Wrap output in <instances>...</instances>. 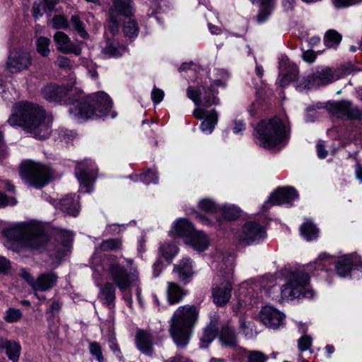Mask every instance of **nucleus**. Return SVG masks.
I'll use <instances>...</instances> for the list:
<instances>
[{
  "label": "nucleus",
  "mask_w": 362,
  "mask_h": 362,
  "mask_svg": "<svg viewBox=\"0 0 362 362\" xmlns=\"http://www.w3.org/2000/svg\"><path fill=\"white\" fill-rule=\"evenodd\" d=\"M119 239H107L96 247L91 257L93 276L97 282L107 279L115 283L123 293L138 278L136 267L133 265L132 259L123 257L106 256L102 258L103 251H117L122 248Z\"/></svg>",
  "instance_id": "f257e3e1"
},
{
  "label": "nucleus",
  "mask_w": 362,
  "mask_h": 362,
  "mask_svg": "<svg viewBox=\"0 0 362 362\" xmlns=\"http://www.w3.org/2000/svg\"><path fill=\"white\" fill-rule=\"evenodd\" d=\"M228 76V72H223V81L216 79L210 86H189L187 89L188 98L197 106L192 112L193 116L202 121L200 129L205 134H211L218 121V112L214 108L207 109V107L219 104V99L216 96L217 90H215L214 86H224V80Z\"/></svg>",
  "instance_id": "f03ea898"
},
{
  "label": "nucleus",
  "mask_w": 362,
  "mask_h": 362,
  "mask_svg": "<svg viewBox=\"0 0 362 362\" xmlns=\"http://www.w3.org/2000/svg\"><path fill=\"white\" fill-rule=\"evenodd\" d=\"M334 262V259L327 253H321L318 258L302 268L292 271L287 277L286 283L281 288V296L284 300L295 298L312 299L315 296L314 290L310 286V272L313 264L320 269H327Z\"/></svg>",
  "instance_id": "7ed1b4c3"
},
{
  "label": "nucleus",
  "mask_w": 362,
  "mask_h": 362,
  "mask_svg": "<svg viewBox=\"0 0 362 362\" xmlns=\"http://www.w3.org/2000/svg\"><path fill=\"white\" fill-rule=\"evenodd\" d=\"M8 122L12 127H22L40 139L49 135L50 119L47 117L44 109L37 104L25 101L15 104Z\"/></svg>",
  "instance_id": "20e7f679"
},
{
  "label": "nucleus",
  "mask_w": 362,
  "mask_h": 362,
  "mask_svg": "<svg viewBox=\"0 0 362 362\" xmlns=\"http://www.w3.org/2000/svg\"><path fill=\"white\" fill-rule=\"evenodd\" d=\"M112 101L105 92H98L85 98L78 96L71 104L70 115L76 120L95 119L110 116L115 118L117 114L112 111Z\"/></svg>",
  "instance_id": "39448f33"
},
{
  "label": "nucleus",
  "mask_w": 362,
  "mask_h": 362,
  "mask_svg": "<svg viewBox=\"0 0 362 362\" xmlns=\"http://www.w3.org/2000/svg\"><path fill=\"white\" fill-rule=\"evenodd\" d=\"M8 239L6 247L21 252L40 247L44 241L41 226L34 221L15 224L5 231Z\"/></svg>",
  "instance_id": "423d86ee"
},
{
  "label": "nucleus",
  "mask_w": 362,
  "mask_h": 362,
  "mask_svg": "<svg viewBox=\"0 0 362 362\" xmlns=\"http://www.w3.org/2000/svg\"><path fill=\"white\" fill-rule=\"evenodd\" d=\"M255 143L265 149L284 147L288 140V131L278 117L258 123L253 132Z\"/></svg>",
  "instance_id": "0eeeda50"
},
{
  "label": "nucleus",
  "mask_w": 362,
  "mask_h": 362,
  "mask_svg": "<svg viewBox=\"0 0 362 362\" xmlns=\"http://www.w3.org/2000/svg\"><path fill=\"white\" fill-rule=\"evenodd\" d=\"M199 311L194 305L180 306L170 320V333L175 345L185 348L188 344L198 318Z\"/></svg>",
  "instance_id": "6e6552de"
},
{
  "label": "nucleus",
  "mask_w": 362,
  "mask_h": 362,
  "mask_svg": "<svg viewBox=\"0 0 362 362\" xmlns=\"http://www.w3.org/2000/svg\"><path fill=\"white\" fill-rule=\"evenodd\" d=\"M20 175L28 185L35 187H42L50 181L52 173L47 165L28 160L21 164Z\"/></svg>",
  "instance_id": "1a4fd4ad"
},
{
  "label": "nucleus",
  "mask_w": 362,
  "mask_h": 362,
  "mask_svg": "<svg viewBox=\"0 0 362 362\" xmlns=\"http://www.w3.org/2000/svg\"><path fill=\"white\" fill-rule=\"evenodd\" d=\"M349 74L350 71L344 67H321L317 69L309 78L303 81L304 86L310 89L315 86H325Z\"/></svg>",
  "instance_id": "9d476101"
},
{
  "label": "nucleus",
  "mask_w": 362,
  "mask_h": 362,
  "mask_svg": "<svg viewBox=\"0 0 362 362\" xmlns=\"http://www.w3.org/2000/svg\"><path fill=\"white\" fill-rule=\"evenodd\" d=\"M264 227L253 221H246L234 235L235 240L242 245L259 244L265 239Z\"/></svg>",
  "instance_id": "9b49d317"
},
{
  "label": "nucleus",
  "mask_w": 362,
  "mask_h": 362,
  "mask_svg": "<svg viewBox=\"0 0 362 362\" xmlns=\"http://www.w3.org/2000/svg\"><path fill=\"white\" fill-rule=\"evenodd\" d=\"M21 276L28 282V284L35 291V296L39 299H45V297H40L37 295V291H47L54 287L58 281V276L53 272H44L40 274L36 279L25 269H22Z\"/></svg>",
  "instance_id": "f8f14e48"
},
{
  "label": "nucleus",
  "mask_w": 362,
  "mask_h": 362,
  "mask_svg": "<svg viewBox=\"0 0 362 362\" xmlns=\"http://www.w3.org/2000/svg\"><path fill=\"white\" fill-rule=\"evenodd\" d=\"M132 8L130 0H115L113 7L110 11V21L106 25V32L115 35L119 31V16L132 14Z\"/></svg>",
  "instance_id": "ddd939ff"
},
{
  "label": "nucleus",
  "mask_w": 362,
  "mask_h": 362,
  "mask_svg": "<svg viewBox=\"0 0 362 362\" xmlns=\"http://www.w3.org/2000/svg\"><path fill=\"white\" fill-rule=\"evenodd\" d=\"M32 62L33 59L28 51L24 49L15 50L9 53L6 68L11 73H20L28 69L32 64Z\"/></svg>",
  "instance_id": "4468645a"
},
{
  "label": "nucleus",
  "mask_w": 362,
  "mask_h": 362,
  "mask_svg": "<svg viewBox=\"0 0 362 362\" xmlns=\"http://www.w3.org/2000/svg\"><path fill=\"white\" fill-rule=\"evenodd\" d=\"M96 172L97 169L90 160H84L77 166L76 175L83 192L92 190Z\"/></svg>",
  "instance_id": "2eb2a0df"
},
{
  "label": "nucleus",
  "mask_w": 362,
  "mask_h": 362,
  "mask_svg": "<svg viewBox=\"0 0 362 362\" xmlns=\"http://www.w3.org/2000/svg\"><path fill=\"white\" fill-rule=\"evenodd\" d=\"M259 318L267 327L276 329L284 325L285 315L274 306L266 305L261 308Z\"/></svg>",
  "instance_id": "dca6fc26"
},
{
  "label": "nucleus",
  "mask_w": 362,
  "mask_h": 362,
  "mask_svg": "<svg viewBox=\"0 0 362 362\" xmlns=\"http://www.w3.org/2000/svg\"><path fill=\"white\" fill-rule=\"evenodd\" d=\"M232 286L228 279H221L219 275L215 278L212 288V297L214 303L218 306L225 305L230 299Z\"/></svg>",
  "instance_id": "f3484780"
},
{
  "label": "nucleus",
  "mask_w": 362,
  "mask_h": 362,
  "mask_svg": "<svg viewBox=\"0 0 362 362\" xmlns=\"http://www.w3.org/2000/svg\"><path fill=\"white\" fill-rule=\"evenodd\" d=\"M352 268L362 269V259L355 253L343 255L336 262L335 271L340 277L349 276Z\"/></svg>",
  "instance_id": "a211bd4d"
},
{
  "label": "nucleus",
  "mask_w": 362,
  "mask_h": 362,
  "mask_svg": "<svg viewBox=\"0 0 362 362\" xmlns=\"http://www.w3.org/2000/svg\"><path fill=\"white\" fill-rule=\"evenodd\" d=\"M70 92L78 93L71 86H59L54 83L47 84L42 90L44 98L49 103H58Z\"/></svg>",
  "instance_id": "6ab92c4d"
},
{
  "label": "nucleus",
  "mask_w": 362,
  "mask_h": 362,
  "mask_svg": "<svg viewBox=\"0 0 362 362\" xmlns=\"http://www.w3.org/2000/svg\"><path fill=\"white\" fill-rule=\"evenodd\" d=\"M279 75L277 83L280 86H286L294 80L298 72L297 66L291 62L286 56H282L279 60Z\"/></svg>",
  "instance_id": "aec40b11"
},
{
  "label": "nucleus",
  "mask_w": 362,
  "mask_h": 362,
  "mask_svg": "<svg viewBox=\"0 0 362 362\" xmlns=\"http://www.w3.org/2000/svg\"><path fill=\"white\" fill-rule=\"evenodd\" d=\"M53 40L59 52L66 54H74L77 56L81 54V47L80 44L74 43L64 33L57 32L53 36Z\"/></svg>",
  "instance_id": "412c9836"
},
{
  "label": "nucleus",
  "mask_w": 362,
  "mask_h": 362,
  "mask_svg": "<svg viewBox=\"0 0 362 362\" xmlns=\"http://www.w3.org/2000/svg\"><path fill=\"white\" fill-rule=\"evenodd\" d=\"M298 198L296 190L291 187H281L274 192L269 197V201L265 202V205L271 204L272 205L291 204V202Z\"/></svg>",
  "instance_id": "4be33fe9"
},
{
  "label": "nucleus",
  "mask_w": 362,
  "mask_h": 362,
  "mask_svg": "<svg viewBox=\"0 0 362 362\" xmlns=\"http://www.w3.org/2000/svg\"><path fill=\"white\" fill-rule=\"evenodd\" d=\"M329 110L339 117L356 119L360 118L362 115L358 108L349 101L334 102L329 105Z\"/></svg>",
  "instance_id": "5701e85b"
},
{
  "label": "nucleus",
  "mask_w": 362,
  "mask_h": 362,
  "mask_svg": "<svg viewBox=\"0 0 362 362\" xmlns=\"http://www.w3.org/2000/svg\"><path fill=\"white\" fill-rule=\"evenodd\" d=\"M153 341V337L150 332L143 329L137 331L135 337L136 346L143 354L153 356L154 354Z\"/></svg>",
  "instance_id": "b1692460"
},
{
  "label": "nucleus",
  "mask_w": 362,
  "mask_h": 362,
  "mask_svg": "<svg viewBox=\"0 0 362 362\" xmlns=\"http://www.w3.org/2000/svg\"><path fill=\"white\" fill-rule=\"evenodd\" d=\"M194 230L188 219L180 218L173 223L168 233L171 237H180L185 240Z\"/></svg>",
  "instance_id": "393cba45"
},
{
  "label": "nucleus",
  "mask_w": 362,
  "mask_h": 362,
  "mask_svg": "<svg viewBox=\"0 0 362 362\" xmlns=\"http://www.w3.org/2000/svg\"><path fill=\"white\" fill-rule=\"evenodd\" d=\"M184 242L198 252L205 250L209 245L207 235L203 231L197 230H194Z\"/></svg>",
  "instance_id": "a878e982"
},
{
  "label": "nucleus",
  "mask_w": 362,
  "mask_h": 362,
  "mask_svg": "<svg viewBox=\"0 0 362 362\" xmlns=\"http://www.w3.org/2000/svg\"><path fill=\"white\" fill-rule=\"evenodd\" d=\"M173 272L177 274L181 282L187 284L194 274L192 260L189 258L182 259L180 263L175 266Z\"/></svg>",
  "instance_id": "bb28decb"
},
{
  "label": "nucleus",
  "mask_w": 362,
  "mask_h": 362,
  "mask_svg": "<svg viewBox=\"0 0 362 362\" xmlns=\"http://www.w3.org/2000/svg\"><path fill=\"white\" fill-rule=\"evenodd\" d=\"M103 281H107V282L103 287H101L99 298L104 304H106L110 308L114 307V302L115 300V287L112 283L110 282L112 281V280L103 279L98 282L95 280L97 285L101 284ZM112 282L115 284L113 281Z\"/></svg>",
  "instance_id": "cd10ccee"
},
{
  "label": "nucleus",
  "mask_w": 362,
  "mask_h": 362,
  "mask_svg": "<svg viewBox=\"0 0 362 362\" xmlns=\"http://www.w3.org/2000/svg\"><path fill=\"white\" fill-rule=\"evenodd\" d=\"M78 197L76 194L68 195L59 201V209L66 214L76 216L80 211Z\"/></svg>",
  "instance_id": "c85d7f7f"
},
{
  "label": "nucleus",
  "mask_w": 362,
  "mask_h": 362,
  "mask_svg": "<svg viewBox=\"0 0 362 362\" xmlns=\"http://www.w3.org/2000/svg\"><path fill=\"white\" fill-rule=\"evenodd\" d=\"M126 52L124 46L119 45L117 42L107 40L102 47V54L104 58L119 57Z\"/></svg>",
  "instance_id": "c756f323"
},
{
  "label": "nucleus",
  "mask_w": 362,
  "mask_h": 362,
  "mask_svg": "<svg viewBox=\"0 0 362 362\" xmlns=\"http://www.w3.org/2000/svg\"><path fill=\"white\" fill-rule=\"evenodd\" d=\"M0 349L5 350L8 357L13 362L18 360L21 350L19 343L0 337Z\"/></svg>",
  "instance_id": "7c9ffc66"
},
{
  "label": "nucleus",
  "mask_w": 362,
  "mask_h": 362,
  "mask_svg": "<svg viewBox=\"0 0 362 362\" xmlns=\"http://www.w3.org/2000/svg\"><path fill=\"white\" fill-rule=\"evenodd\" d=\"M185 295V291L177 284L174 282H168L167 296L170 304H176L180 303L182 300Z\"/></svg>",
  "instance_id": "2f4dec72"
},
{
  "label": "nucleus",
  "mask_w": 362,
  "mask_h": 362,
  "mask_svg": "<svg viewBox=\"0 0 362 362\" xmlns=\"http://www.w3.org/2000/svg\"><path fill=\"white\" fill-rule=\"evenodd\" d=\"M219 340L223 346L228 347H236L238 346V339L235 331L229 327L222 329Z\"/></svg>",
  "instance_id": "473e14b6"
},
{
  "label": "nucleus",
  "mask_w": 362,
  "mask_h": 362,
  "mask_svg": "<svg viewBox=\"0 0 362 362\" xmlns=\"http://www.w3.org/2000/svg\"><path fill=\"white\" fill-rule=\"evenodd\" d=\"M319 230L310 221H305L300 226L301 235L308 241L315 240L318 236Z\"/></svg>",
  "instance_id": "72a5a7b5"
},
{
  "label": "nucleus",
  "mask_w": 362,
  "mask_h": 362,
  "mask_svg": "<svg viewBox=\"0 0 362 362\" xmlns=\"http://www.w3.org/2000/svg\"><path fill=\"white\" fill-rule=\"evenodd\" d=\"M217 333V327L214 322H210L204 329L200 337L202 341L201 347H206L216 337Z\"/></svg>",
  "instance_id": "f704fd0d"
},
{
  "label": "nucleus",
  "mask_w": 362,
  "mask_h": 362,
  "mask_svg": "<svg viewBox=\"0 0 362 362\" xmlns=\"http://www.w3.org/2000/svg\"><path fill=\"white\" fill-rule=\"evenodd\" d=\"M253 4H259L260 9L257 15L259 23L264 22L270 14L273 0H251Z\"/></svg>",
  "instance_id": "c9c22d12"
},
{
  "label": "nucleus",
  "mask_w": 362,
  "mask_h": 362,
  "mask_svg": "<svg viewBox=\"0 0 362 362\" xmlns=\"http://www.w3.org/2000/svg\"><path fill=\"white\" fill-rule=\"evenodd\" d=\"M218 212L228 221L235 220L240 215V210L238 206L228 204H221Z\"/></svg>",
  "instance_id": "e433bc0d"
},
{
  "label": "nucleus",
  "mask_w": 362,
  "mask_h": 362,
  "mask_svg": "<svg viewBox=\"0 0 362 362\" xmlns=\"http://www.w3.org/2000/svg\"><path fill=\"white\" fill-rule=\"evenodd\" d=\"M221 204H218L214 200L210 198H204L199 201L198 208L199 210L208 214H216L219 211Z\"/></svg>",
  "instance_id": "4c0bfd02"
},
{
  "label": "nucleus",
  "mask_w": 362,
  "mask_h": 362,
  "mask_svg": "<svg viewBox=\"0 0 362 362\" xmlns=\"http://www.w3.org/2000/svg\"><path fill=\"white\" fill-rule=\"evenodd\" d=\"M60 238L62 240L64 248L62 252H59L56 255V262H59L62 259V257L66 255V252L69 250L70 243L72 241L73 239V234L68 230H61Z\"/></svg>",
  "instance_id": "58836bf2"
},
{
  "label": "nucleus",
  "mask_w": 362,
  "mask_h": 362,
  "mask_svg": "<svg viewBox=\"0 0 362 362\" xmlns=\"http://www.w3.org/2000/svg\"><path fill=\"white\" fill-rule=\"evenodd\" d=\"M131 14L124 16V33L126 37L129 38H134L137 36L139 29L136 22L130 17Z\"/></svg>",
  "instance_id": "ea45409f"
},
{
  "label": "nucleus",
  "mask_w": 362,
  "mask_h": 362,
  "mask_svg": "<svg viewBox=\"0 0 362 362\" xmlns=\"http://www.w3.org/2000/svg\"><path fill=\"white\" fill-rule=\"evenodd\" d=\"M36 49L39 54L43 57H47L50 54L51 41L46 37H40L36 40Z\"/></svg>",
  "instance_id": "a19ab883"
},
{
  "label": "nucleus",
  "mask_w": 362,
  "mask_h": 362,
  "mask_svg": "<svg viewBox=\"0 0 362 362\" xmlns=\"http://www.w3.org/2000/svg\"><path fill=\"white\" fill-rule=\"evenodd\" d=\"M341 40V35L334 30L327 31L324 37L325 45L329 48H335Z\"/></svg>",
  "instance_id": "79ce46f5"
},
{
  "label": "nucleus",
  "mask_w": 362,
  "mask_h": 362,
  "mask_svg": "<svg viewBox=\"0 0 362 362\" xmlns=\"http://www.w3.org/2000/svg\"><path fill=\"white\" fill-rule=\"evenodd\" d=\"M160 252L163 258L169 261L177 255L178 248L175 245L166 243L160 246Z\"/></svg>",
  "instance_id": "37998d69"
},
{
  "label": "nucleus",
  "mask_w": 362,
  "mask_h": 362,
  "mask_svg": "<svg viewBox=\"0 0 362 362\" xmlns=\"http://www.w3.org/2000/svg\"><path fill=\"white\" fill-rule=\"evenodd\" d=\"M246 357V362H267L268 356L259 351H246L244 350Z\"/></svg>",
  "instance_id": "c03bdc74"
},
{
  "label": "nucleus",
  "mask_w": 362,
  "mask_h": 362,
  "mask_svg": "<svg viewBox=\"0 0 362 362\" xmlns=\"http://www.w3.org/2000/svg\"><path fill=\"white\" fill-rule=\"evenodd\" d=\"M71 23L78 34L83 38L86 39L88 37V33L84 28L83 23L81 21L77 15H74L71 18Z\"/></svg>",
  "instance_id": "a18cd8bd"
},
{
  "label": "nucleus",
  "mask_w": 362,
  "mask_h": 362,
  "mask_svg": "<svg viewBox=\"0 0 362 362\" xmlns=\"http://www.w3.org/2000/svg\"><path fill=\"white\" fill-rule=\"evenodd\" d=\"M139 177V180L146 185L156 184L158 181L157 172L155 170H148Z\"/></svg>",
  "instance_id": "49530a36"
},
{
  "label": "nucleus",
  "mask_w": 362,
  "mask_h": 362,
  "mask_svg": "<svg viewBox=\"0 0 362 362\" xmlns=\"http://www.w3.org/2000/svg\"><path fill=\"white\" fill-rule=\"evenodd\" d=\"M275 282L276 279L273 276H264L261 279L259 283L260 286L266 290V293L272 296V298H274V296L272 295L270 288H272L275 286Z\"/></svg>",
  "instance_id": "de8ad7c7"
},
{
  "label": "nucleus",
  "mask_w": 362,
  "mask_h": 362,
  "mask_svg": "<svg viewBox=\"0 0 362 362\" xmlns=\"http://www.w3.org/2000/svg\"><path fill=\"white\" fill-rule=\"evenodd\" d=\"M52 26L54 29H66L69 26L68 20L62 15H56L51 21Z\"/></svg>",
  "instance_id": "09e8293b"
},
{
  "label": "nucleus",
  "mask_w": 362,
  "mask_h": 362,
  "mask_svg": "<svg viewBox=\"0 0 362 362\" xmlns=\"http://www.w3.org/2000/svg\"><path fill=\"white\" fill-rule=\"evenodd\" d=\"M22 317V313L19 309L9 308L4 316L6 322L12 323L18 321Z\"/></svg>",
  "instance_id": "8fccbe9b"
},
{
  "label": "nucleus",
  "mask_w": 362,
  "mask_h": 362,
  "mask_svg": "<svg viewBox=\"0 0 362 362\" xmlns=\"http://www.w3.org/2000/svg\"><path fill=\"white\" fill-rule=\"evenodd\" d=\"M90 354L94 356L98 362H103L104 358L102 354V349L99 343L91 342L89 344Z\"/></svg>",
  "instance_id": "3c124183"
},
{
  "label": "nucleus",
  "mask_w": 362,
  "mask_h": 362,
  "mask_svg": "<svg viewBox=\"0 0 362 362\" xmlns=\"http://www.w3.org/2000/svg\"><path fill=\"white\" fill-rule=\"evenodd\" d=\"M240 327L247 337H252L257 334V331L255 329V325L251 322H242Z\"/></svg>",
  "instance_id": "603ef678"
},
{
  "label": "nucleus",
  "mask_w": 362,
  "mask_h": 362,
  "mask_svg": "<svg viewBox=\"0 0 362 362\" xmlns=\"http://www.w3.org/2000/svg\"><path fill=\"white\" fill-rule=\"evenodd\" d=\"M312 344V339L308 335H304L298 339V348L301 351L308 350Z\"/></svg>",
  "instance_id": "864d4df0"
},
{
  "label": "nucleus",
  "mask_w": 362,
  "mask_h": 362,
  "mask_svg": "<svg viewBox=\"0 0 362 362\" xmlns=\"http://www.w3.org/2000/svg\"><path fill=\"white\" fill-rule=\"evenodd\" d=\"M55 64L63 69H71L72 67L71 60L68 57L62 55L58 56Z\"/></svg>",
  "instance_id": "5fc2aeb1"
},
{
  "label": "nucleus",
  "mask_w": 362,
  "mask_h": 362,
  "mask_svg": "<svg viewBox=\"0 0 362 362\" xmlns=\"http://www.w3.org/2000/svg\"><path fill=\"white\" fill-rule=\"evenodd\" d=\"M17 203L13 197H8L6 194L0 192V208L7 206H14Z\"/></svg>",
  "instance_id": "6e6d98bb"
},
{
  "label": "nucleus",
  "mask_w": 362,
  "mask_h": 362,
  "mask_svg": "<svg viewBox=\"0 0 362 362\" xmlns=\"http://www.w3.org/2000/svg\"><path fill=\"white\" fill-rule=\"evenodd\" d=\"M361 1L362 0H332L333 4L337 8L348 7Z\"/></svg>",
  "instance_id": "4d7b16f0"
},
{
  "label": "nucleus",
  "mask_w": 362,
  "mask_h": 362,
  "mask_svg": "<svg viewBox=\"0 0 362 362\" xmlns=\"http://www.w3.org/2000/svg\"><path fill=\"white\" fill-rule=\"evenodd\" d=\"M45 12L42 2H35L33 6V15L35 18L41 17Z\"/></svg>",
  "instance_id": "13d9d810"
},
{
  "label": "nucleus",
  "mask_w": 362,
  "mask_h": 362,
  "mask_svg": "<svg viewBox=\"0 0 362 362\" xmlns=\"http://www.w3.org/2000/svg\"><path fill=\"white\" fill-rule=\"evenodd\" d=\"M164 97V92L159 88H154L151 92V98L155 104L160 103Z\"/></svg>",
  "instance_id": "bf43d9fd"
},
{
  "label": "nucleus",
  "mask_w": 362,
  "mask_h": 362,
  "mask_svg": "<svg viewBox=\"0 0 362 362\" xmlns=\"http://www.w3.org/2000/svg\"><path fill=\"white\" fill-rule=\"evenodd\" d=\"M245 129V123L240 120H235L232 131L235 134H242Z\"/></svg>",
  "instance_id": "052dcab7"
},
{
  "label": "nucleus",
  "mask_w": 362,
  "mask_h": 362,
  "mask_svg": "<svg viewBox=\"0 0 362 362\" xmlns=\"http://www.w3.org/2000/svg\"><path fill=\"white\" fill-rule=\"evenodd\" d=\"M317 153L319 158H325L327 155V151L325 150L324 142L320 141L316 146Z\"/></svg>",
  "instance_id": "680f3d73"
},
{
  "label": "nucleus",
  "mask_w": 362,
  "mask_h": 362,
  "mask_svg": "<svg viewBox=\"0 0 362 362\" xmlns=\"http://www.w3.org/2000/svg\"><path fill=\"white\" fill-rule=\"evenodd\" d=\"M110 348L119 360L122 359L121 351L115 339L110 341Z\"/></svg>",
  "instance_id": "e2e57ef3"
},
{
  "label": "nucleus",
  "mask_w": 362,
  "mask_h": 362,
  "mask_svg": "<svg viewBox=\"0 0 362 362\" xmlns=\"http://www.w3.org/2000/svg\"><path fill=\"white\" fill-rule=\"evenodd\" d=\"M163 269V264L162 261L158 259L153 265V276L157 277L159 276Z\"/></svg>",
  "instance_id": "0e129e2a"
},
{
  "label": "nucleus",
  "mask_w": 362,
  "mask_h": 362,
  "mask_svg": "<svg viewBox=\"0 0 362 362\" xmlns=\"http://www.w3.org/2000/svg\"><path fill=\"white\" fill-rule=\"evenodd\" d=\"M303 58L305 62L312 63L315 61L316 55L313 51L308 50L303 54Z\"/></svg>",
  "instance_id": "69168bd1"
},
{
  "label": "nucleus",
  "mask_w": 362,
  "mask_h": 362,
  "mask_svg": "<svg viewBox=\"0 0 362 362\" xmlns=\"http://www.w3.org/2000/svg\"><path fill=\"white\" fill-rule=\"evenodd\" d=\"M164 362H192L189 358H185L180 355H177L174 357H171Z\"/></svg>",
  "instance_id": "338daca9"
},
{
  "label": "nucleus",
  "mask_w": 362,
  "mask_h": 362,
  "mask_svg": "<svg viewBox=\"0 0 362 362\" xmlns=\"http://www.w3.org/2000/svg\"><path fill=\"white\" fill-rule=\"evenodd\" d=\"M10 267L9 262L4 257H0V272H5Z\"/></svg>",
  "instance_id": "774afa93"
}]
</instances>
